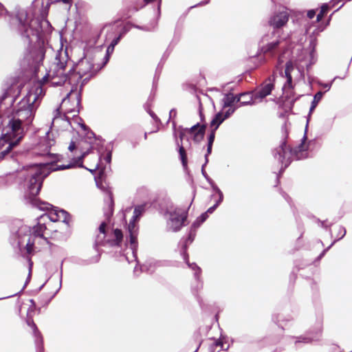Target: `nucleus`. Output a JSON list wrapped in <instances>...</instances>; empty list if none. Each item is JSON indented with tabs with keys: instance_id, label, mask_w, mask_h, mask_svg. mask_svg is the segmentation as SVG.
I'll list each match as a JSON object with an SVG mask.
<instances>
[{
	"instance_id": "obj_1",
	"label": "nucleus",
	"mask_w": 352,
	"mask_h": 352,
	"mask_svg": "<svg viewBox=\"0 0 352 352\" xmlns=\"http://www.w3.org/2000/svg\"><path fill=\"white\" fill-rule=\"evenodd\" d=\"M290 111H278V117L283 119L284 122L281 126L282 137L277 147L272 150V154L274 159L277 160L280 168L278 173H276V184L274 187L280 185L279 177H282L285 170L289 166L293 160L298 161L313 158L318 152L322 145V136L324 133L329 131L336 118L327 120L324 129L322 131H319L311 139H307V131L309 122L311 119V115L314 111H308L307 116V124L305 126V133L300 140V143L294 147H291L287 144V139L290 132L291 123L289 120V113ZM293 113L294 111H292Z\"/></svg>"
},
{
	"instance_id": "obj_2",
	"label": "nucleus",
	"mask_w": 352,
	"mask_h": 352,
	"mask_svg": "<svg viewBox=\"0 0 352 352\" xmlns=\"http://www.w3.org/2000/svg\"><path fill=\"white\" fill-rule=\"evenodd\" d=\"M65 57H61V54H56V61L52 68L43 78V81H50L54 87L68 85L70 86V91L67 97L63 98L62 103L65 104L70 98H74L76 101V107L80 110V97L76 91L79 87L80 91L83 86L103 67L102 65L95 63V57L86 54L80 58L75 67V71L72 72L69 69V74L66 70L67 60Z\"/></svg>"
},
{
	"instance_id": "obj_3",
	"label": "nucleus",
	"mask_w": 352,
	"mask_h": 352,
	"mask_svg": "<svg viewBox=\"0 0 352 352\" xmlns=\"http://www.w3.org/2000/svg\"><path fill=\"white\" fill-rule=\"evenodd\" d=\"M31 10L19 9L12 18L10 27L28 39L30 47L28 65L35 70L43 63L46 52L44 36L51 31L52 26L45 19H32Z\"/></svg>"
},
{
	"instance_id": "obj_4",
	"label": "nucleus",
	"mask_w": 352,
	"mask_h": 352,
	"mask_svg": "<svg viewBox=\"0 0 352 352\" xmlns=\"http://www.w3.org/2000/svg\"><path fill=\"white\" fill-rule=\"evenodd\" d=\"M17 118H9L8 123L0 128V160H14V148L33 127L36 111H14Z\"/></svg>"
},
{
	"instance_id": "obj_5",
	"label": "nucleus",
	"mask_w": 352,
	"mask_h": 352,
	"mask_svg": "<svg viewBox=\"0 0 352 352\" xmlns=\"http://www.w3.org/2000/svg\"><path fill=\"white\" fill-rule=\"evenodd\" d=\"M23 168L25 169L21 173L19 186L23 190L25 204L41 211L49 210V207H53V205L41 200L38 195L43 182L50 172H45L40 163H30Z\"/></svg>"
},
{
	"instance_id": "obj_6",
	"label": "nucleus",
	"mask_w": 352,
	"mask_h": 352,
	"mask_svg": "<svg viewBox=\"0 0 352 352\" xmlns=\"http://www.w3.org/2000/svg\"><path fill=\"white\" fill-rule=\"evenodd\" d=\"M52 122L50 128L45 133V135L39 137L37 142L31 148V154L34 157H49L50 162L40 163L45 172H50V174L54 171L63 170L72 168L71 164H55L53 162H60L63 160V155L58 153L51 152L52 146L56 143L55 135L53 131V126L58 121H63L71 124L69 118L65 113H71L73 111H54Z\"/></svg>"
},
{
	"instance_id": "obj_7",
	"label": "nucleus",
	"mask_w": 352,
	"mask_h": 352,
	"mask_svg": "<svg viewBox=\"0 0 352 352\" xmlns=\"http://www.w3.org/2000/svg\"><path fill=\"white\" fill-rule=\"evenodd\" d=\"M31 234H32V227L21 225L9 239L14 253L25 260L31 258L36 253L35 241L32 239Z\"/></svg>"
},
{
	"instance_id": "obj_8",
	"label": "nucleus",
	"mask_w": 352,
	"mask_h": 352,
	"mask_svg": "<svg viewBox=\"0 0 352 352\" xmlns=\"http://www.w3.org/2000/svg\"><path fill=\"white\" fill-rule=\"evenodd\" d=\"M105 221H102L97 228L99 234L96 236L93 248L101 254L104 252L100 249V246L111 248H120L123 241V233L121 229L116 228L111 232H107L105 229Z\"/></svg>"
},
{
	"instance_id": "obj_9",
	"label": "nucleus",
	"mask_w": 352,
	"mask_h": 352,
	"mask_svg": "<svg viewBox=\"0 0 352 352\" xmlns=\"http://www.w3.org/2000/svg\"><path fill=\"white\" fill-rule=\"evenodd\" d=\"M192 204L190 202L186 209L175 207L170 211V213L167 215L168 216L166 220L167 231L177 233L189 225L188 211Z\"/></svg>"
},
{
	"instance_id": "obj_10",
	"label": "nucleus",
	"mask_w": 352,
	"mask_h": 352,
	"mask_svg": "<svg viewBox=\"0 0 352 352\" xmlns=\"http://www.w3.org/2000/svg\"><path fill=\"white\" fill-rule=\"evenodd\" d=\"M322 333V316L316 315V325L308 330L305 334L299 336H289L291 339H294L296 349L300 348V344H311L314 341L320 340Z\"/></svg>"
},
{
	"instance_id": "obj_11",
	"label": "nucleus",
	"mask_w": 352,
	"mask_h": 352,
	"mask_svg": "<svg viewBox=\"0 0 352 352\" xmlns=\"http://www.w3.org/2000/svg\"><path fill=\"white\" fill-rule=\"evenodd\" d=\"M140 217L135 216L134 212L129 220L127 226V232L129 236L126 238V241L124 244L126 249L129 248L131 250L134 261H138V234L139 232V226L135 224V221L140 219Z\"/></svg>"
},
{
	"instance_id": "obj_12",
	"label": "nucleus",
	"mask_w": 352,
	"mask_h": 352,
	"mask_svg": "<svg viewBox=\"0 0 352 352\" xmlns=\"http://www.w3.org/2000/svg\"><path fill=\"white\" fill-rule=\"evenodd\" d=\"M80 121L83 122L82 120H80ZM79 125L84 131V135H80V142L85 144H90L91 142H92L93 144L96 146V153L98 156V160L100 162L102 161V157L101 148L105 143V139H104L101 135L96 134L85 123H79Z\"/></svg>"
},
{
	"instance_id": "obj_13",
	"label": "nucleus",
	"mask_w": 352,
	"mask_h": 352,
	"mask_svg": "<svg viewBox=\"0 0 352 352\" xmlns=\"http://www.w3.org/2000/svg\"><path fill=\"white\" fill-rule=\"evenodd\" d=\"M96 187L100 189L105 195L104 198V206L103 208L104 216L107 220H110L113 215L115 201L111 188L107 184L99 183L94 176Z\"/></svg>"
},
{
	"instance_id": "obj_14",
	"label": "nucleus",
	"mask_w": 352,
	"mask_h": 352,
	"mask_svg": "<svg viewBox=\"0 0 352 352\" xmlns=\"http://www.w3.org/2000/svg\"><path fill=\"white\" fill-rule=\"evenodd\" d=\"M174 140L175 142L176 149H177V151L179 155V159L181 162V164L182 165L184 173L188 176V181L190 182V184L192 190V197L191 199V204H192L194 201V199L195 198V196H196L197 187L194 183L193 175L191 173L190 170L189 169V168L188 166L187 161L184 156V144L182 143H179V142L178 141L177 133L175 129H174Z\"/></svg>"
},
{
	"instance_id": "obj_15",
	"label": "nucleus",
	"mask_w": 352,
	"mask_h": 352,
	"mask_svg": "<svg viewBox=\"0 0 352 352\" xmlns=\"http://www.w3.org/2000/svg\"><path fill=\"white\" fill-rule=\"evenodd\" d=\"M174 140L175 142L176 149H177V151L179 155V159L181 162V164L182 165L184 173L188 176V181L190 182V184L192 190V197L191 199V204H192L194 201V199L195 198V196H196L197 187L194 183L193 175L191 173L190 170L189 169V168L188 166L187 161L184 156V144L182 143H179V142L178 141L177 133L175 129H174Z\"/></svg>"
},
{
	"instance_id": "obj_16",
	"label": "nucleus",
	"mask_w": 352,
	"mask_h": 352,
	"mask_svg": "<svg viewBox=\"0 0 352 352\" xmlns=\"http://www.w3.org/2000/svg\"><path fill=\"white\" fill-rule=\"evenodd\" d=\"M234 112L235 111H214L210 121V125L213 127V129L207 138L206 146H213L215 140V131L226 120L231 118Z\"/></svg>"
},
{
	"instance_id": "obj_17",
	"label": "nucleus",
	"mask_w": 352,
	"mask_h": 352,
	"mask_svg": "<svg viewBox=\"0 0 352 352\" xmlns=\"http://www.w3.org/2000/svg\"><path fill=\"white\" fill-rule=\"evenodd\" d=\"M32 309L31 307H29L28 309L25 323L32 329V336L34 340L36 352H45L43 336L32 318V312H30V310Z\"/></svg>"
},
{
	"instance_id": "obj_18",
	"label": "nucleus",
	"mask_w": 352,
	"mask_h": 352,
	"mask_svg": "<svg viewBox=\"0 0 352 352\" xmlns=\"http://www.w3.org/2000/svg\"><path fill=\"white\" fill-rule=\"evenodd\" d=\"M150 200L152 208L155 209L164 217L167 216L175 208L174 204L169 197L157 195Z\"/></svg>"
},
{
	"instance_id": "obj_19",
	"label": "nucleus",
	"mask_w": 352,
	"mask_h": 352,
	"mask_svg": "<svg viewBox=\"0 0 352 352\" xmlns=\"http://www.w3.org/2000/svg\"><path fill=\"white\" fill-rule=\"evenodd\" d=\"M203 287L204 280L201 276H199L198 278L194 277V281L191 283L190 286L191 293L197 301L201 309L204 312H207L210 309V305L206 304L202 297L199 295V292L203 289Z\"/></svg>"
},
{
	"instance_id": "obj_20",
	"label": "nucleus",
	"mask_w": 352,
	"mask_h": 352,
	"mask_svg": "<svg viewBox=\"0 0 352 352\" xmlns=\"http://www.w3.org/2000/svg\"><path fill=\"white\" fill-rule=\"evenodd\" d=\"M274 75L270 76L263 84L253 91L256 102H261L265 97L271 94L274 88Z\"/></svg>"
},
{
	"instance_id": "obj_21",
	"label": "nucleus",
	"mask_w": 352,
	"mask_h": 352,
	"mask_svg": "<svg viewBox=\"0 0 352 352\" xmlns=\"http://www.w3.org/2000/svg\"><path fill=\"white\" fill-rule=\"evenodd\" d=\"M289 17V13L287 10L282 8L274 12L269 19V25L275 30H278L284 27Z\"/></svg>"
},
{
	"instance_id": "obj_22",
	"label": "nucleus",
	"mask_w": 352,
	"mask_h": 352,
	"mask_svg": "<svg viewBox=\"0 0 352 352\" xmlns=\"http://www.w3.org/2000/svg\"><path fill=\"white\" fill-rule=\"evenodd\" d=\"M116 141V139H114L109 142L107 144H104V146L101 148L102 160L105 162V164L102 168V171L106 174L112 171L111 164L112 162L114 143Z\"/></svg>"
},
{
	"instance_id": "obj_23",
	"label": "nucleus",
	"mask_w": 352,
	"mask_h": 352,
	"mask_svg": "<svg viewBox=\"0 0 352 352\" xmlns=\"http://www.w3.org/2000/svg\"><path fill=\"white\" fill-rule=\"evenodd\" d=\"M196 238V234L186 230L185 234L180 239L177 243V248H179V254L183 257H187L189 256L188 248L190 245L194 242Z\"/></svg>"
},
{
	"instance_id": "obj_24",
	"label": "nucleus",
	"mask_w": 352,
	"mask_h": 352,
	"mask_svg": "<svg viewBox=\"0 0 352 352\" xmlns=\"http://www.w3.org/2000/svg\"><path fill=\"white\" fill-rule=\"evenodd\" d=\"M202 124H201L200 122H197L190 127H186L184 128L182 125H179L178 129L176 128V123L175 122H173V135L174 136V129L175 131H177V139L179 143L183 144V141L186 140L188 142L189 145H190V140L188 137L186 136V132H193L196 129H200Z\"/></svg>"
},
{
	"instance_id": "obj_25",
	"label": "nucleus",
	"mask_w": 352,
	"mask_h": 352,
	"mask_svg": "<svg viewBox=\"0 0 352 352\" xmlns=\"http://www.w3.org/2000/svg\"><path fill=\"white\" fill-rule=\"evenodd\" d=\"M202 124H201L200 122H197L190 127H186L184 128L182 125H179L178 129L176 128V123L175 122H173V135L174 136V129L175 131H177V139L179 143L183 144V141L186 140L188 142L189 145H190V140L188 137L186 136V132H193L196 129H200Z\"/></svg>"
},
{
	"instance_id": "obj_26",
	"label": "nucleus",
	"mask_w": 352,
	"mask_h": 352,
	"mask_svg": "<svg viewBox=\"0 0 352 352\" xmlns=\"http://www.w3.org/2000/svg\"><path fill=\"white\" fill-rule=\"evenodd\" d=\"M202 124H201L200 122H197L190 127H186L184 128L182 125H179L178 129L176 128V123L175 122H173V135L174 136V129L175 131H177V139L179 143L183 144V141L186 140L188 142L189 145H190V140L188 137L186 136V132H193L196 129H200Z\"/></svg>"
},
{
	"instance_id": "obj_27",
	"label": "nucleus",
	"mask_w": 352,
	"mask_h": 352,
	"mask_svg": "<svg viewBox=\"0 0 352 352\" xmlns=\"http://www.w3.org/2000/svg\"><path fill=\"white\" fill-rule=\"evenodd\" d=\"M281 43L280 40L276 39L267 43L266 45H263L261 50L264 54H269L270 56L274 57L277 54Z\"/></svg>"
},
{
	"instance_id": "obj_28",
	"label": "nucleus",
	"mask_w": 352,
	"mask_h": 352,
	"mask_svg": "<svg viewBox=\"0 0 352 352\" xmlns=\"http://www.w3.org/2000/svg\"><path fill=\"white\" fill-rule=\"evenodd\" d=\"M222 102H223V107L224 108L232 107L234 109H238V108L241 107V105L238 104L237 95H234L232 93H229V94H225L222 99Z\"/></svg>"
},
{
	"instance_id": "obj_29",
	"label": "nucleus",
	"mask_w": 352,
	"mask_h": 352,
	"mask_svg": "<svg viewBox=\"0 0 352 352\" xmlns=\"http://www.w3.org/2000/svg\"><path fill=\"white\" fill-rule=\"evenodd\" d=\"M238 96V104L242 107L258 103L256 102L254 91L241 93Z\"/></svg>"
},
{
	"instance_id": "obj_30",
	"label": "nucleus",
	"mask_w": 352,
	"mask_h": 352,
	"mask_svg": "<svg viewBox=\"0 0 352 352\" xmlns=\"http://www.w3.org/2000/svg\"><path fill=\"white\" fill-rule=\"evenodd\" d=\"M50 208L53 209L54 214L57 217H60V214H62L63 219L62 221L63 223H64L65 225H67L68 227L70 226V223L72 221V214L69 213L66 210L53 206V207H49Z\"/></svg>"
},
{
	"instance_id": "obj_31",
	"label": "nucleus",
	"mask_w": 352,
	"mask_h": 352,
	"mask_svg": "<svg viewBox=\"0 0 352 352\" xmlns=\"http://www.w3.org/2000/svg\"><path fill=\"white\" fill-rule=\"evenodd\" d=\"M152 119L153 124L155 126V129L151 130L149 132H145L144 134V140L147 139L148 134L157 133L160 131V126L162 125V122L158 116L155 113V111H146Z\"/></svg>"
},
{
	"instance_id": "obj_32",
	"label": "nucleus",
	"mask_w": 352,
	"mask_h": 352,
	"mask_svg": "<svg viewBox=\"0 0 352 352\" xmlns=\"http://www.w3.org/2000/svg\"><path fill=\"white\" fill-rule=\"evenodd\" d=\"M25 261L28 263V274L27 278L25 279V283L23 285V287H22V289L19 292H16V293H15L14 294L0 298V300L18 296L22 292V290H23L27 287V285L30 283L31 278H32V268H33L34 263H33V261H32V260L31 258H28V260H25Z\"/></svg>"
},
{
	"instance_id": "obj_33",
	"label": "nucleus",
	"mask_w": 352,
	"mask_h": 352,
	"mask_svg": "<svg viewBox=\"0 0 352 352\" xmlns=\"http://www.w3.org/2000/svg\"><path fill=\"white\" fill-rule=\"evenodd\" d=\"M100 258H101V253L98 252V254L96 256H92L88 259H83V258H73L72 262L74 264H76V265H78L80 266H86V265H89L94 264V263H98L100 261Z\"/></svg>"
},
{
	"instance_id": "obj_34",
	"label": "nucleus",
	"mask_w": 352,
	"mask_h": 352,
	"mask_svg": "<svg viewBox=\"0 0 352 352\" xmlns=\"http://www.w3.org/2000/svg\"><path fill=\"white\" fill-rule=\"evenodd\" d=\"M152 208L151 200L143 201L142 203L136 205L134 207L133 212L135 216H139L140 218L148 209Z\"/></svg>"
},
{
	"instance_id": "obj_35",
	"label": "nucleus",
	"mask_w": 352,
	"mask_h": 352,
	"mask_svg": "<svg viewBox=\"0 0 352 352\" xmlns=\"http://www.w3.org/2000/svg\"><path fill=\"white\" fill-rule=\"evenodd\" d=\"M189 256L187 257H183L184 262L187 267L193 272V277H197L202 276V269L195 262H190Z\"/></svg>"
},
{
	"instance_id": "obj_36",
	"label": "nucleus",
	"mask_w": 352,
	"mask_h": 352,
	"mask_svg": "<svg viewBox=\"0 0 352 352\" xmlns=\"http://www.w3.org/2000/svg\"><path fill=\"white\" fill-rule=\"evenodd\" d=\"M294 66L292 62H287L285 65V74L287 78V81L285 83L283 88H292V72L294 70Z\"/></svg>"
},
{
	"instance_id": "obj_37",
	"label": "nucleus",
	"mask_w": 352,
	"mask_h": 352,
	"mask_svg": "<svg viewBox=\"0 0 352 352\" xmlns=\"http://www.w3.org/2000/svg\"><path fill=\"white\" fill-rule=\"evenodd\" d=\"M13 102V98L9 96L7 93H5L0 96V110H9Z\"/></svg>"
},
{
	"instance_id": "obj_38",
	"label": "nucleus",
	"mask_w": 352,
	"mask_h": 352,
	"mask_svg": "<svg viewBox=\"0 0 352 352\" xmlns=\"http://www.w3.org/2000/svg\"><path fill=\"white\" fill-rule=\"evenodd\" d=\"M59 218L60 217H57L56 216V218L54 219V218L50 217L48 214L44 213V214H41L39 217L36 218V224L35 226H36V228H39V230L41 231H43V230L47 228L46 226H45V222H43V223L42 222L43 219H50V221L56 222V221H58Z\"/></svg>"
},
{
	"instance_id": "obj_39",
	"label": "nucleus",
	"mask_w": 352,
	"mask_h": 352,
	"mask_svg": "<svg viewBox=\"0 0 352 352\" xmlns=\"http://www.w3.org/2000/svg\"><path fill=\"white\" fill-rule=\"evenodd\" d=\"M42 231L39 230V228H36V226H32V235L34 237H39L45 241V242L49 245L50 250L52 251L54 247H56V245L52 243L48 237H46L43 233Z\"/></svg>"
},
{
	"instance_id": "obj_40",
	"label": "nucleus",
	"mask_w": 352,
	"mask_h": 352,
	"mask_svg": "<svg viewBox=\"0 0 352 352\" xmlns=\"http://www.w3.org/2000/svg\"><path fill=\"white\" fill-rule=\"evenodd\" d=\"M83 155L73 156L68 164H71L72 168L77 167L80 168H86V166L83 164Z\"/></svg>"
},
{
	"instance_id": "obj_41",
	"label": "nucleus",
	"mask_w": 352,
	"mask_h": 352,
	"mask_svg": "<svg viewBox=\"0 0 352 352\" xmlns=\"http://www.w3.org/2000/svg\"><path fill=\"white\" fill-rule=\"evenodd\" d=\"M292 320V318L290 316L284 317L282 314H273L272 316V320L278 325V327L283 330H284V327L280 322H290Z\"/></svg>"
},
{
	"instance_id": "obj_42",
	"label": "nucleus",
	"mask_w": 352,
	"mask_h": 352,
	"mask_svg": "<svg viewBox=\"0 0 352 352\" xmlns=\"http://www.w3.org/2000/svg\"><path fill=\"white\" fill-rule=\"evenodd\" d=\"M206 124H202L200 129H199L194 135L193 142L195 144H199L200 142L204 138L205 135Z\"/></svg>"
},
{
	"instance_id": "obj_43",
	"label": "nucleus",
	"mask_w": 352,
	"mask_h": 352,
	"mask_svg": "<svg viewBox=\"0 0 352 352\" xmlns=\"http://www.w3.org/2000/svg\"><path fill=\"white\" fill-rule=\"evenodd\" d=\"M210 340H213L214 342L210 344L208 350L209 352H220L221 350H217L218 347H221V349H223V342L219 340V339H217L214 337H212L210 338Z\"/></svg>"
},
{
	"instance_id": "obj_44",
	"label": "nucleus",
	"mask_w": 352,
	"mask_h": 352,
	"mask_svg": "<svg viewBox=\"0 0 352 352\" xmlns=\"http://www.w3.org/2000/svg\"><path fill=\"white\" fill-rule=\"evenodd\" d=\"M171 261L168 260H154L148 263V267H158L164 266H170Z\"/></svg>"
},
{
	"instance_id": "obj_45",
	"label": "nucleus",
	"mask_w": 352,
	"mask_h": 352,
	"mask_svg": "<svg viewBox=\"0 0 352 352\" xmlns=\"http://www.w3.org/2000/svg\"><path fill=\"white\" fill-rule=\"evenodd\" d=\"M60 286L58 287V288L46 300H43V297L45 296V294H43L41 296L40 298L42 301V307L47 308V306L50 305L51 301L53 300V298L57 295V294L60 290Z\"/></svg>"
},
{
	"instance_id": "obj_46",
	"label": "nucleus",
	"mask_w": 352,
	"mask_h": 352,
	"mask_svg": "<svg viewBox=\"0 0 352 352\" xmlns=\"http://www.w3.org/2000/svg\"><path fill=\"white\" fill-rule=\"evenodd\" d=\"M311 217L316 219V222L318 223V226L320 228H323V229H324L326 230H329V232H330V234H331V236L332 237V232H331V230L330 228L332 226L333 223H331L329 225H327L326 222L327 221V219H326V220H321L319 218L316 217L314 214H311Z\"/></svg>"
},
{
	"instance_id": "obj_47",
	"label": "nucleus",
	"mask_w": 352,
	"mask_h": 352,
	"mask_svg": "<svg viewBox=\"0 0 352 352\" xmlns=\"http://www.w3.org/2000/svg\"><path fill=\"white\" fill-rule=\"evenodd\" d=\"M88 144L89 147L86 150H84L82 147L79 148L80 153L81 155H83L84 158L88 155L94 153L95 150L96 151V146L92 142Z\"/></svg>"
},
{
	"instance_id": "obj_48",
	"label": "nucleus",
	"mask_w": 352,
	"mask_h": 352,
	"mask_svg": "<svg viewBox=\"0 0 352 352\" xmlns=\"http://www.w3.org/2000/svg\"><path fill=\"white\" fill-rule=\"evenodd\" d=\"M202 224L203 223H201L200 220L197 217L196 219L191 223L190 227L187 228V230L197 235V230L202 226Z\"/></svg>"
},
{
	"instance_id": "obj_49",
	"label": "nucleus",
	"mask_w": 352,
	"mask_h": 352,
	"mask_svg": "<svg viewBox=\"0 0 352 352\" xmlns=\"http://www.w3.org/2000/svg\"><path fill=\"white\" fill-rule=\"evenodd\" d=\"M340 230L342 231V234L340 236H336V239H334L331 244L327 247V250H330L337 242L340 241L342 239L344 238V236L346 234V229L344 226H340Z\"/></svg>"
},
{
	"instance_id": "obj_50",
	"label": "nucleus",
	"mask_w": 352,
	"mask_h": 352,
	"mask_svg": "<svg viewBox=\"0 0 352 352\" xmlns=\"http://www.w3.org/2000/svg\"><path fill=\"white\" fill-rule=\"evenodd\" d=\"M128 32V30L126 29V28H124L122 32H120V34L115 38L113 39V41H111V44H110V49L111 50V52H113L114 50V47L116 45H118V43H119V41H120V39L122 38V36Z\"/></svg>"
},
{
	"instance_id": "obj_51",
	"label": "nucleus",
	"mask_w": 352,
	"mask_h": 352,
	"mask_svg": "<svg viewBox=\"0 0 352 352\" xmlns=\"http://www.w3.org/2000/svg\"><path fill=\"white\" fill-rule=\"evenodd\" d=\"M323 96V92L318 91L314 97V99L311 102L309 110H314L318 104V103L320 101Z\"/></svg>"
},
{
	"instance_id": "obj_52",
	"label": "nucleus",
	"mask_w": 352,
	"mask_h": 352,
	"mask_svg": "<svg viewBox=\"0 0 352 352\" xmlns=\"http://www.w3.org/2000/svg\"><path fill=\"white\" fill-rule=\"evenodd\" d=\"M294 268L296 269V271L294 269L289 274V285L294 286L296 280L297 278V272L300 271V268L295 265Z\"/></svg>"
},
{
	"instance_id": "obj_53",
	"label": "nucleus",
	"mask_w": 352,
	"mask_h": 352,
	"mask_svg": "<svg viewBox=\"0 0 352 352\" xmlns=\"http://www.w3.org/2000/svg\"><path fill=\"white\" fill-rule=\"evenodd\" d=\"M329 6L327 4H323L321 6L320 12L316 16V21L319 22L323 18L324 15L328 12Z\"/></svg>"
},
{
	"instance_id": "obj_54",
	"label": "nucleus",
	"mask_w": 352,
	"mask_h": 352,
	"mask_svg": "<svg viewBox=\"0 0 352 352\" xmlns=\"http://www.w3.org/2000/svg\"><path fill=\"white\" fill-rule=\"evenodd\" d=\"M32 98H33V101L31 103H30L28 110H33V109H34V108L36 109L38 107L37 104H36V101H37L38 97L36 94H30L29 96L28 100L30 101Z\"/></svg>"
},
{
	"instance_id": "obj_55",
	"label": "nucleus",
	"mask_w": 352,
	"mask_h": 352,
	"mask_svg": "<svg viewBox=\"0 0 352 352\" xmlns=\"http://www.w3.org/2000/svg\"><path fill=\"white\" fill-rule=\"evenodd\" d=\"M102 161H103V160H102V161H100H100L98 160V163L96 164V166H95V168H87V167L86 166V168H85V170H88L89 172H90L93 175H94L95 171H96V170L99 168L100 164V166H101V168H102V166L104 165V164H102ZM100 172H101V173H102V175H104L105 176H107V175H108V173H107L106 174V173H103V172L102 171V168H100Z\"/></svg>"
},
{
	"instance_id": "obj_56",
	"label": "nucleus",
	"mask_w": 352,
	"mask_h": 352,
	"mask_svg": "<svg viewBox=\"0 0 352 352\" xmlns=\"http://www.w3.org/2000/svg\"><path fill=\"white\" fill-rule=\"evenodd\" d=\"M237 342H241V343H243V342L253 343L254 340L250 336L245 334V335H243V336L239 337L237 338Z\"/></svg>"
},
{
	"instance_id": "obj_57",
	"label": "nucleus",
	"mask_w": 352,
	"mask_h": 352,
	"mask_svg": "<svg viewBox=\"0 0 352 352\" xmlns=\"http://www.w3.org/2000/svg\"><path fill=\"white\" fill-rule=\"evenodd\" d=\"M328 251L329 250H327V248L323 249L322 252L319 254V255L314 260L312 264L316 265L317 263H320L322 258L324 257Z\"/></svg>"
},
{
	"instance_id": "obj_58",
	"label": "nucleus",
	"mask_w": 352,
	"mask_h": 352,
	"mask_svg": "<svg viewBox=\"0 0 352 352\" xmlns=\"http://www.w3.org/2000/svg\"><path fill=\"white\" fill-rule=\"evenodd\" d=\"M209 185L210 186L211 189H212L213 192L217 193V194H219L221 192H223L222 190L219 188V187L217 186V184L214 182V180L210 182L209 183Z\"/></svg>"
},
{
	"instance_id": "obj_59",
	"label": "nucleus",
	"mask_w": 352,
	"mask_h": 352,
	"mask_svg": "<svg viewBox=\"0 0 352 352\" xmlns=\"http://www.w3.org/2000/svg\"><path fill=\"white\" fill-rule=\"evenodd\" d=\"M279 192L282 195V197L285 199V201L290 204V203L292 201V199L291 197L285 192L281 188L279 189Z\"/></svg>"
},
{
	"instance_id": "obj_60",
	"label": "nucleus",
	"mask_w": 352,
	"mask_h": 352,
	"mask_svg": "<svg viewBox=\"0 0 352 352\" xmlns=\"http://www.w3.org/2000/svg\"><path fill=\"white\" fill-rule=\"evenodd\" d=\"M218 198L215 200L214 205L216 207H219L223 201L224 199V195L223 192H221L219 194H217Z\"/></svg>"
},
{
	"instance_id": "obj_61",
	"label": "nucleus",
	"mask_w": 352,
	"mask_h": 352,
	"mask_svg": "<svg viewBox=\"0 0 352 352\" xmlns=\"http://www.w3.org/2000/svg\"><path fill=\"white\" fill-rule=\"evenodd\" d=\"M79 146H77V149H76L74 142L73 140H71L69 146H68V150L71 153H76L78 150H79Z\"/></svg>"
},
{
	"instance_id": "obj_62",
	"label": "nucleus",
	"mask_w": 352,
	"mask_h": 352,
	"mask_svg": "<svg viewBox=\"0 0 352 352\" xmlns=\"http://www.w3.org/2000/svg\"><path fill=\"white\" fill-rule=\"evenodd\" d=\"M209 217V214L205 211L202 212L197 218L200 220L201 223H204Z\"/></svg>"
},
{
	"instance_id": "obj_63",
	"label": "nucleus",
	"mask_w": 352,
	"mask_h": 352,
	"mask_svg": "<svg viewBox=\"0 0 352 352\" xmlns=\"http://www.w3.org/2000/svg\"><path fill=\"white\" fill-rule=\"evenodd\" d=\"M52 275L50 276L45 281L38 287H37V289H34V294H38L43 289V287H45V285L47 284V283L50 280V279L52 278Z\"/></svg>"
},
{
	"instance_id": "obj_64",
	"label": "nucleus",
	"mask_w": 352,
	"mask_h": 352,
	"mask_svg": "<svg viewBox=\"0 0 352 352\" xmlns=\"http://www.w3.org/2000/svg\"><path fill=\"white\" fill-rule=\"evenodd\" d=\"M193 338L195 339V341H199L200 340V339H202L200 329H198L195 331L193 334Z\"/></svg>"
}]
</instances>
